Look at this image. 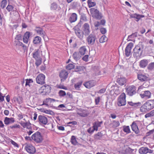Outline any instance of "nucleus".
Masks as SVG:
<instances>
[{
    "mask_svg": "<svg viewBox=\"0 0 154 154\" xmlns=\"http://www.w3.org/2000/svg\"><path fill=\"white\" fill-rule=\"evenodd\" d=\"M154 107V102L149 100L145 103L140 107V110L141 112H145L153 109Z\"/></svg>",
    "mask_w": 154,
    "mask_h": 154,
    "instance_id": "nucleus-1",
    "label": "nucleus"
},
{
    "mask_svg": "<svg viewBox=\"0 0 154 154\" xmlns=\"http://www.w3.org/2000/svg\"><path fill=\"white\" fill-rule=\"evenodd\" d=\"M143 46L142 43H140L135 46L133 49V56L134 57H140L143 53Z\"/></svg>",
    "mask_w": 154,
    "mask_h": 154,
    "instance_id": "nucleus-2",
    "label": "nucleus"
},
{
    "mask_svg": "<svg viewBox=\"0 0 154 154\" xmlns=\"http://www.w3.org/2000/svg\"><path fill=\"white\" fill-rule=\"evenodd\" d=\"M126 103V95L124 93H123L118 99L117 105L119 106H121L125 105Z\"/></svg>",
    "mask_w": 154,
    "mask_h": 154,
    "instance_id": "nucleus-3",
    "label": "nucleus"
},
{
    "mask_svg": "<svg viewBox=\"0 0 154 154\" xmlns=\"http://www.w3.org/2000/svg\"><path fill=\"white\" fill-rule=\"evenodd\" d=\"M31 138L33 140L37 143H41L43 140L42 137L41 133L38 131H37L33 134Z\"/></svg>",
    "mask_w": 154,
    "mask_h": 154,
    "instance_id": "nucleus-4",
    "label": "nucleus"
},
{
    "mask_svg": "<svg viewBox=\"0 0 154 154\" xmlns=\"http://www.w3.org/2000/svg\"><path fill=\"white\" fill-rule=\"evenodd\" d=\"M126 92L130 96H132L136 93V88L134 85L127 86L125 88Z\"/></svg>",
    "mask_w": 154,
    "mask_h": 154,
    "instance_id": "nucleus-5",
    "label": "nucleus"
},
{
    "mask_svg": "<svg viewBox=\"0 0 154 154\" xmlns=\"http://www.w3.org/2000/svg\"><path fill=\"white\" fill-rule=\"evenodd\" d=\"M90 12L93 17L98 19H100L102 18L101 14L97 9L92 8L90 9Z\"/></svg>",
    "mask_w": 154,
    "mask_h": 154,
    "instance_id": "nucleus-6",
    "label": "nucleus"
},
{
    "mask_svg": "<svg viewBox=\"0 0 154 154\" xmlns=\"http://www.w3.org/2000/svg\"><path fill=\"white\" fill-rule=\"evenodd\" d=\"M87 39L88 45H93L96 39V36L94 34H90L87 37Z\"/></svg>",
    "mask_w": 154,
    "mask_h": 154,
    "instance_id": "nucleus-7",
    "label": "nucleus"
},
{
    "mask_svg": "<svg viewBox=\"0 0 154 154\" xmlns=\"http://www.w3.org/2000/svg\"><path fill=\"white\" fill-rule=\"evenodd\" d=\"M68 72L65 69L61 70L59 73V76L61 79V82H64L67 78Z\"/></svg>",
    "mask_w": 154,
    "mask_h": 154,
    "instance_id": "nucleus-8",
    "label": "nucleus"
},
{
    "mask_svg": "<svg viewBox=\"0 0 154 154\" xmlns=\"http://www.w3.org/2000/svg\"><path fill=\"white\" fill-rule=\"evenodd\" d=\"M25 149L27 152L30 154H33L35 152V148L30 144H26L25 146Z\"/></svg>",
    "mask_w": 154,
    "mask_h": 154,
    "instance_id": "nucleus-9",
    "label": "nucleus"
},
{
    "mask_svg": "<svg viewBox=\"0 0 154 154\" xmlns=\"http://www.w3.org/2000/svg\"><path fill=\"white\" fill-rule=\"evenodd\" d=\"M45 76L43 74H39L36 77V82L40 85H43L45 83Z\"/></svg>",
    "mask_w": 154,
    "mask_h": 154,
    "instance_id": "nucleus-10",
    "label": "nucleus"
},
{
    "mask_svg": "<svg viewBox=\"0 0 154 154\" xmlns=\"http://www.w3.org/2000/svg\"><path fill=\"white\" fill-rule=\"evenodd\" d=\"M82 31L85 35H88L90 33V27L89 24L88 23H85L82 27Z\"/></svg>",
    "mask_w": 154,
    "mask_h": 154,
    "instance_id": "nucleus-11",
    "label": "nucleus"
},
{
    "mask_svg": "<svg viewBox=\"0 0 154 154\" xmlns=\"http://www.w3.org/2000/svg\"><path fill=\"white\" fill-rule=\"evenodd\" d=\"M133 46V44L132 42L129 43L126 47L125 49V54L126 57L129 56L131 54V50Z\"/></svg>",
    "mask_w": 154,
    "mask_h": 154,
    "instance_id": "nucleus-12",
    "label": "nucleus"
},
{
    "mask_svg": "<svg viewBox=\"0 0 154 154\" xmlns=\"http://www.w3.org/2000/svg\"><path fill=\"white\" fill-rule=\"evenodd\" d=\"M38 120L40 125H46L48 122L47 118L44 116L40 115L38 116Z\"/></svg>",
    "mask_w": 154,
    "mask_h": 154,
    "instance_id": "nucleus-13",
    "label": "nucleus"
},
{
    "mask_svg": "<svg viewBox=\"0 0 154 154\" xmlns=\"http://www.w3.org/2000/svg\"><path fill=\"white\" fill-rule=\"evenodd\" d=\"M75 33L77 36L80 39H83L84 33L79 28H76L75 30Z\"/></svg>",
    "mask_w": 154,
    "mask_h": 154,
    "instance_id": "nucleus-14",
    "label": "nucleus"
},
{
    "mask_svg": "<svg viewBox=\"0 0 154 154\" xmlns=\"http://www.w3.org/2000/svg\"><path fill=\"white\" fill-rule=\"evenodd\" d=\"M136 122H137V121L133 122L131 125V127L132 130L135 134H137L139 133L140 131L136 123Z\"/></svg>",
    "mask_w": 154,
    "mask_h": 154,
    "instance_id": "nucleus-15",
    "label": "nucleus"
},
{
    "mask_svg": "<svg viewBox=\"0 0 154 154\" xmlns=\"http://www.w3.org/2000/svg\"><path fill=\"white\" fill-rule=\"evenodd\" d=\"M95 84V82L94 81H90L84 83L83 85L88 88H90L94 86Z\"/></svg>",
    "mask_w": 154,
    "mask_h": 154,
    "instance_id": "nucleus-16",
    "label": "nucleus"
},
{
    "mask_svg": "<svg viewBox=\"0 0 154 154\" xmlns=\"http://www.w3.org/2000/svg\"><path fill=\"white\" fill-rule=\"evenodd\" d=\"M151 93L149 91H144L143 93L140 94V95L141 98L145 97L146 98H149L151 97Z\"/></svg>",
    "mask_w": 154,
    "mask_h": 154,
    "instance_id": "nucleus-17",
    "label": "nucleus"
},
{
    "mask_svg": "<svg viewBox=\"0 0 154 154\" xmlns=\"http://www.w3.org/2000/svg\"><path fill=\"white\" fill-rule=\"evenodd\" d=\"M35 31L37 33L42 37H44L45 35V32L41 27H36Z\"/></svg>",
    "mask_w": 154,
    "mask_h": 154,
    "instance_id": "nucleus-18",
    "label": "nucleus"
},
{
    "mask_svg": "<svg viewBox=\"0 0 154 154\" xmlns=\"http://www.w3.org/2000/svg\"><path fill=\"white\" fill-rule=\"evenodd\" d=\"M15 121L14 119L13 118H8L6 117L4 120V122L5 125H8L14 123Z\"/></svg>",
    "mask_w": 154,
    "mask_h": 154,
    "instance_id": "nucleus-19",
    "label": "nucleus"
},
{
    "mask_svg": "<svg viewBox=\"0 0 154 154\" xmlns=\"http://www.w3.org/2000/svg\"><path fill=\"white\" fill-rule=\"evenodd\" d=\"M30 35V32H27L24 34L23 38V40L24 43H28Z\"/></svg>",
    "mask_w": 154,
    "mask_h": 154,
    "instance_id": "nucleus-20",
    "label": "nucleus"
},
{
    "mask_svg": "<svg viewBox=\"0 0 154 154\" xmlns=\"http://www.w3.org/2000/svg\"><path fill=\"white\" fill-rule=\"evenodd\" d=\"M14 44L16 47L17 48H18L20 46H21L24 48H26V46L24 45L23 43L19 41H15L14 42Z\"/></svg>",
    "mask_w": 154,
    "mask_h": 154,
    "instance_id": "nucleus-21",
    "label": "nucleus"
},
{
    "mask_svg": "<svg viewBox=\"0 0 154 154\" xmlns=\"http://www.w3.org/2000/svg\"><path fill=\"white\" fill-rule=\"evenodd\" d=\"M77 19V15L75 13H72L70 15L69 20V22L72 23L75 22Z\"/></svg>",
    "mask_w": 154,
    "mask_h": 154,
    "instance_id": "nucleus-22",
    "label": "nucleus"
},
{
    "mask_svg": "<svg viewBox=\"0 0 154 154\" xmlns=\"http://www.w3.org/2000/svg\"><path fill=\"white\" fill-rule=\"evenodd\" d=\"M117 82L120 85H124L126 82V80L125 78L121 77L117 79Z\"/></svg>",
    "mask_w": 154,
    "mask_h": 154,
    "instance_id": "nucleus-23",
    "label": "nucleus"
},
{
    "mask_svg": "<svg viewBox=\"0 0 154 154\" xmlns=\"http://www.w3.org/2000/svg\"><path fill=\"white\" fill-rule=\"evenodd\" d=\"M148 63V60L146 59H143L140 62V66L141 67L144 68L146 67Z\"/></svg>",
    "mask_w": 154,
    "mask_h": 154,
    "instance_id": "nucleus-24",
    "label": "nucleus"
},
{
    "mask_svg": "<svg viewBox=\"0 0 154 154\" xmlns=\"http://www.w3.org/2000/svg\"><path fill=\"white\" fill-rule=\"evenodd\" d=\"M137 78L141 82H144L147 80V77L145 75L140 74L137 75Z\"/></svg>",
    "mask_w": 154,
    "mask_h": 154,
    "instance_id": "nucleus-25",
    "label": "nucleus"
},
{
    "mask_svg": "<svg viewBox=\"0 0 154 154\" xmlns=\"http://www.w3.org/2000/svg\"><path fill=\"white\" fill-rule=\"evenodd\" d=\"M148 148L146 147H142L139 149V152L140 154H146L147 153Z\"/></svg>",
    "mask_w": 154,
    "mask_h": 154,
    "instance_id": "nucleus-26",
    "label": "nucleus"
},
{
    "mask_svg": "<svg viewBox=\"0 0 154 154\" xmlns=\"http://www.w3.org/2000/svg\"><path fill=\"white\" fill-rule=\"evenodd\" d=\"M81 55L78 52H74L72 55V57L75 61H77L80 58Z\"/></svg>",
    "mask_w": 154,
    "mask_h": 154,
    "instance_id": "nucleus-27",
    "label": "nucleus"
},
{
    "mask_svg": "<svg viewBox=\"0 0 154 154\" xmlns=\"http://www.w3.org/2000/svg\"><path fill=\"white\" fill-rule=\"evenodd\" d=\"M84 67L83 66H76L75 69V72H79V73H83Z\"/></svg>",
    "mask_w": 154,
    "mask_h": 154,
    "instance_id": "nucleus-28",
    "label": "nucleus"
},
{
    "mask_svg": "<svg viewBox=\"0 0 154 154\" xmlns=\"http://www.w3.org/2000/svg\"><path fill=\"white\" fill-rule=\"evenodd\" d=\"M87 49L85 46H83L81 47L79 49V53L81 55H84Z\"/></svg>",
    "mask_w": 154,
    "mask_h": 154,
    "instance_id": "nucleus-29",
    "label": "nucleus"
},
{
    "mask_svg": "<svg viewBox=\"0 0 154 154\" xmlns=\"http://www.w3.org/2000/svg\"><path fill=\"white\" fill-rule=\"evenodd\" d=\"M70 142L72 144L74 145H77L79 144L76 140L75 137L74 136H72L71 138Z\"/></svg>",
    "mask_w": 154,
    "mask_h": 154,
    "instance_id": "nucleus-30",
    "label": "nucleus"
},
{
    "mask_svg": "<svg viewBox=\"0 0 154 154\" xmlns=\"http://www.w3.org/2000/svg\"><path fill=\"white\" fill-rule=\"evenodd\" d=\"M33 57L35 59H38L40 58L39 53L38 50L34 51L33 53Z\"/></svg>",
    "mask_w": 154,
    "mask_h": 154,
    "instance_id": "nucleus-31",
    "label": "nucleus"
},
{
    "mask_svg": "<svg viewBox=\"0 0 154 154\" xmlns=\"http://www.w3.org/2000/svg\"><path fill=\"white\" fill-rule=\"evenodd\" d=\"M123 130L127 134L131 132V131L129 126L124 125L123 127Z\"/></svg>",
    "mask_w": 154,
    "mask_h": 154,
    "instance_id": "nucleus-32",
    "label": "nucleus"
},
{
    "mask_svg": "<svg viewBox=\"0 0 154 154\" xmlns=\"http://www.w3.org/2000/svg\"><path fill=\"white\" fill-rule=\"evenodd\" d=\"M77 113L79 116L82 117L87 116L88 115L87 111L85 110H83L80 112Z\"/></svg>",
    "mask_w": 154,
    "mask_h": 154,
    "instance_id": "nucleus-33",
    "label": "nucleus"
},
{
    "mask_svg": "<svg viewBox=\"0 0 154 154\" xmlns=\"http://www.w3.org/2000/svg\"><path fill=\"white\" fill-rule=\"evenodd\" d=\"M41 40V38L40 37L38 36H36L34 38L33 40V43L35 44H38L40 42Z\"/></svg>",
    "mask_w": 154,
    "mask_h": 154,
    "instance_id": "nucleus-34",
    "label": "nucleus"
},
{
    "mask_svg": "<svg viewBox=\"0 0 154 154\" xmlns=\"http://www.w3.org/2000/svg\"><path fill=\"white\" fill-rule=\"evenodd\" d=\"M72 8L75 9L80 6V4L78 2L75 1L71 4Z\"/></svg>",
    "mask_w": 154,
    "mask_h": 154,
    "instance_id": "nucleus-35",
    "label": "nucleus"
},
{
    "mask_svg": "<svg viewBox=\"0 0 154 154\" xmlns=\"http://www.w3.org/2000/svg\"><path fill=\"white\" fill-rule=\"evenodd\" d=\"M87 3L89 8L94 7L96 5V3L93 2V0H88Z\"/></svg>",
    "mask_w": 154,
    "mask_h": 154,
    "instance_id": "nucleus-36",
    "label": "nucleus"
},
{
    "mask_svg": "<svg viewBox=\"0 0 154 154\" xmlns=\"http://www.w3.org/2000/svg\"><path fill=\"white\" fill-rule=\"evenodd\" d=\"M82 81H79L74 85V87L76 90H79L80 87L82 85Z\"/></svg>",
    "mask_w": 154,
    "mask_h": 154,
    "instance_id": "nucleus-37",
    "label": "nucleus"
},
{
    "mask_svg": "<svg viewBox=\"0 0 154 154\" xmlns=\"http://www.w3.org/2000/svg\"><path fill=\"white\" fill-rule=\"evenodd\" d=\"M128 103L131 106L135 107H138L140 106V103H134L131 101L128 102Z\"/></svg>",
    "mask_w": 154,
    "mask_h": 154,
    "instance_id": "nucleus-38",
    "label": "nucleus"
},
{
    "mask_svg": "<svg viewBox=\"0 0 154 154\" xmlns=\"http://www.w3.org/2000/svg\"><path fill=\"white\" fill-rule=\"evenodd\" d=\"M112 124V127L113 128H116L119 125L120 123L118 121H113Z\"/></svg>",
    "mask_w": 154,
    "mask_h": 154,
    "instance_id": "nucleus-39",
    "label": "nucleus"
},
{
    "mask_svg": "<svg viewBox=\"0 0 154 154\" xmlns=\"http://www.w3.org/2000/svg\"><path fill=\"white\" fill-rule=\"evenodd\" d=\"M43 87L44 88L43 89L45 90V92H50L51 91V88L48 85H45Z\"/></svg>",
    "mask_w": 154,
    "mask_h": 154,
    "instance_id": "nucleus-40",
    "label": "nucleus"
},
{
    "mask_svg": "<svg viewBox=\"0 0 154 154\" xmlns=\"http://www.w3.org/2000/svg\"><path fill=\"white\" fill-rule=\"evenodd\" d=\"M148 69L150 71L154 69V62H152L149 63L147 66Z\"/></svg>",
    "mask_w": 154,
    "mask_h": 154,
    "instance_id": "nucleus-41",
    "label": "nucleus"
},
{
    "mask_svg": "<svg viewBox=\"0 0 154 154\" xmlns=\"http://www.w3.org/2000/svg\"><path fill=\"white\" fill-rule=\"evenodd\" d=\"M103 134L101 132H98L97 134H95L94 138L97 140L100 139L102 137Z\"/></svg>",
    "mask_w": 154,
    "mask_h": 154,
    "instance_id": "nucleus-42",
    "label": "nucleus"
},
{
    "mask_svg": "<svg viewBox=\"0 0 154 154\" xmlns=\"http://www.w3.org/2000/svg\"><path fill=\"white\" fill-rule=\"evenodd\" d=\"M107 40V38L104 35H103L100 39L99 41L100 43H103Z\"/></svg>",
    "mask_w": 154,
    "mask_h": 154,
    "instance_id": "nucleus-43",
    "label": "nucleus"
},
{
    "mask_svg": "<svg viewBox=\"0 0 154 154\" xmlns=\"http://www.w3.org/2000/svg\"><path fill=\"white\" fill-rule=\"evenodd\" d=\"M7 3V0H2L1 2V7L4 9L6 7Z\"/></svg>",
    "mask_w": 154,
    "mask_h": 154,
    "instance_id": "nucleus-44",
    "label": "nucleus"
},
{
    "mask_svg": "<svg viewBox=\"0 0 154 154\" xmlns=\"http://www.w3.org/2000/svg\"><path fill=\"white\" fill-rule=\"evenodd\" d=\"M113 91L114 93L117 95L119 94L120 92V91L119 90V88L116 87H114V88L113 89Z\"/></svg>",
    "mask_w": 154,
    "mask_h": 154,
    "instance_id": "nucleus-45",
    "label": "nucleus"
},
{
    "mask_svg": "<svg viewBox=\"0 0 154 154\" xmlns=\"http://www.w3.org/2000/svg\"><path fill=\"white\" fill-rule=\"evenodd\" d=\"M14 8V7L13 6L9 4L8 5L6 8V9L9 12L13 11Z\"/></svg>",
    "mask_w": 154,
    "mask_h": 154,
    "instance_id": "nucleus-46",
    "label": "nucleus"
},
{
    "mask_svg": "<svg viewBox=\"0 0 154 154\" xmlns=\"http://www.w3.org/2000/svg\"><path fill=\"white\" fill-rule=\"evenodd\" d=\"M75 68V66L72 64H69L66 66V69L68 70H71Z\"/></svg>",
    "mask_w": 154,
    "mask_h": 154,
    "instance_id": "nucleus-47",
    "label": "nucleus"
},
{
    "mask_svg": "<svg viewBox=\"0 0 154 154\" xmlns=\"http://www.w3.org/2000/svg\"><path fill=\"white\" fill-rule=\"evenodd\" d=\"M57 8V5L55 3H53L51 5V9L52 10H56Z\"/></svg>",
    "mask_w": 154,
    "mask_h": 154,
    "instance_id": "nucleus-48",
    "label": "nucleus"
},
{
    "mask_svg": "<svg viewBox=\"0 0 154 154\" xmlns=\"http://www.w3.org/2000/svg\"><path fill=\"white\" fill-rule=\"evenodd\" d=\"M58 94L61 97H64L66 95V93L63 90H60Z\"/></svg>",
    "mask_w": 154,
    "mask_h": 154,
    "instance_id": "nucleus-49",
    "label": "nucleus"
},
{
    "mask_svg": "<svg viewBox=\"0 0 154 154\" xmlns=\"http://www.w3.org/2000/svg\"><path fill=\"white\" fill-rule=\"evenodd\" d=\"M36 62H35V65L38 66L40 65L42 63V59L40 58L38 59H35Z\"/></svg>",
    "mask_w": 154,
    "mask_h": 154,
    "instance_id": "nucleus-50",
    "label": "nucleus"
},
{
    "mask_svg": "<svg viewBox=\"0 0 154 154\" xmlns=\"http://www.w3.org/2000/svg\"><path fill=\"white\" fill-rule=\"evenodd\" d=\"M134 150V149H132L130 147H128L125 150V152L127 153L131 154L132 153Z\"/></svg>",
    "mask_w": 154,
    "mask_h": 154,
    "instance_id": "nucleus-51",
    "label": "nucleus"
},
{
    "mask_svg": "<svg viewBox=\"0 0 154 154\" xmlns=\"http://www.w3.org/2000/svg\"><path fill=\"white\" fill-rule=\"evenodd\" d=\"M25 80L26 81L25 84L26 86L29 85V86H30L29 84L30 83H32L33 82V80L32 79H26Z\"/></svg>",
    "mask_w": 154,
    "mask_h": 154,
    "instance_id": "nucleus-52",
    "label": "nucleus"
},
{
    "mask_svg": "<svg viewBox=\"0 0 154 154\" xmlns=\"http://www.w3.org/2000/svg\"><path fill=\"white\" fill-rule=\"evenodd\" d=\"M15 39L18 41L21 40L22 39V35L21 34H19L17 35L15 38Z\"/></svg>",
    "mask_w": 154,
    "mask_h": 154,
    "instance_id": "nucleus-53",
    "label": "nucleus"
},
{
    "mask_svg": "<svg viewBox=\"0 0 154 154\" xmlns=\"http://www.w3.org/2000/svg\"><path fill=\"white\" fill-rule=\"evenodd\" d=\"M10 128L12 129H14V128H20V126L19 125H15L12 126H10Z\"/></svg>",
    "mask_w": 154,
    "mask_h": 154,
    "instance_id": "nucleus-54",
    "label": "nucleus"
},
{
    "mask_svg": "<svg viewBox=\"0 0 154 154\" xmlns=\"http://www.w3.org/2000/svg\"><path fill=\"white\" fill-rule=\"evenodd\" d=\"M44 113H45L52 115L54 113V112L50 110H45V111H44Z\"/></svg>",
    "mask_w": 154,
    "mask_h": 154,
    "instance_id": "nucleus-55",
    "label": "nucleus"
},
{
    "mask_svg": "<svg viewBox=\"0 0 154 154\" xmlns=\"http://www.w3.org/2000/svg\"><path fill=\"white\" fill-rule=\"evenodd\" d=\"M55 101V100L54 99L48 98L46 99L45 102L46 103H48L49 102V101L50 102H51L53 101Z\"/></svg>",
    "mask_w": 154,
    "mask_h": 154,
    "instance_id": "nucleus-56",
    "label": "nucleus"
},
{
    "mask_svg": "<svg viewBox=\"0 0 154 154\" xmlns=\"http://www.w3.org/2000/svg\"><path fill=\"white\" fill-rule=\"evenodd\" d=\"M137 37V32H136L134 33H132L131 35H129L128 37V38H134Z\"/></svg>",
    "mask_w": 154,
    "mask_h": 154,
    "instance_id": "nucleus-57",
    "label": "nucleus"
},
{
    "mask_svg": "<svg viewBox=\"0 0 154 154\" xmlns=\"http://www.w3.org/2000/svg\"><path fill=\"white\" fill-rule=\"evenodd\" d=\"M101 32L103 34H104L106 32V29L104 28H101L100 29Z\"/></svg>",
    "mask_w": 154,
    "mask_h": 154,
    "instance_id": "nucleus-58",
    "label": "nucleus"
},
{
    "mask_svg": "<svg viewBox=\"0 0 154 154\" xmlns=\"http://www.w3.org/2000/svg\"><path fill=\"white\" fill-rule=\"evenodd\" d=\"M89 56L88 55H86L84 56L82 58V60L85 61L87 62L88 60Z\"/></svg>",
    "mask_w": 154,
    "mask_h": 154,
    "instance_id": "nucleus-59",
    "label": "nucleus"
},
{
    "mask_svg": "<svg viewBox=\"0 0 154 154\" xmlns=\"http://www.w3.org/2000/svg\"><path fill=\"white\" fill-rule=\"evenodd\" d=\"M94 130L93 129L92 127H90L88 129L87 131L89 134H92L94 131Z\"/></svg>",
    "mask_w": 154,
    "mask_h": 154,
    "instance_id": "nucleus-60",
    "label": "nucleus"
},
{
    "mask_svg": "<svg viewBox=\"0 0 154 154\" xmlns=\"http://www.w3.org/2000/svg\"><path fill=\"white\" fill-rule=\"evenodd\" d=\"M57 88H60V89H63L65 90H67V88L64 86L63 85H60L57 86Z\"/></svg>",
    "mask_w": 154,
    "mask_h": 154,
    "instance_id": "nucleus-61",
    "label": "nucleus"
},
{
    "mask_svg": "<svg viewBox=\"0 0 154 154\" xmlns=\"http://www.w3.org/2000/svg\"><path fill=\"white\" fill-rule=\"evenodd\" d=\"M11 143L14 146L17 147H19L18 145L17 144V143H16L14 141L12 140H11V141H10Z\"/></svg>",
    "mask_w": 154,
    "mask_h": 154,
    "instance_id": "nucleus-62",
    "label": "nucleus"
},
{
    "mask_svg": "<svg viewBox=\"0 0 154 154\" xmlns=\"http://www.w3.org/2000/svg\"><path fill=\"white\" fill-rule=\"evenodd\" d=\"M31 127V124L29 122H26V128L29 129Z\"/></svg>",
    "mask_w": 154,
    "mask_h": 154,
    "instance_id": "nucleus-63",
    "label": "nucleus"
},
{
    "mask_svg": "<svg viewBox=\"0 0 154 154\" xmlns=\"http://www.w3.org/2000/svg\"><path fill=\"white\" fill-rule=\"evenodd\" d=\"M92 127L94 131L95 130L97 131L98 130V128L99 127H97V125H96V124H95L94 123V124L93 126Z\"/></svg>",
    "mask_w": 154,
    "mask_h": 154,
    "instance_id": "nucleus-64",
    "label": "nucleus"
}]
</instances>
